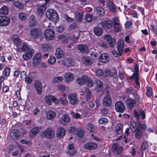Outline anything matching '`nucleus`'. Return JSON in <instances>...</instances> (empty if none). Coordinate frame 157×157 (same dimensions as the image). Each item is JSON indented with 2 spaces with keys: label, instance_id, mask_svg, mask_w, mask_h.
I'll return each mask as SVG.
<instances>
[{
  "label": "nucleus",
  "instance_id": "de8ad7c7",
  "mask_svg": "<svg viewBox=\"0 0 157 157\" xmlns=\"http://www.w3.org/2000/svg\"><path fill=\"white\" fill-rule=\"evenodd\" d=\"M85 84H86L90 87H92L94 85L93 81L90 79L89 78H88L87 77H86Z\"/></svg>",
  "mask_w": 157,
  "mask_h": 157
},
{
  "label": "nucleus",
  "instance_id": "603ef678",
  "mask_svg": "<svg viewBox=\"0 0 157 157\" xmlns=\"http://www.w3.org/2000/svg\"><path fill=\"white\" fill-rule=\"evenodd\" d=\"M59 101L62 105H66L68 104V101L66 97H61L59 98Z\"/></svg>",
  "mask_w": 157,
  "mask_h": 157
},
{
  "label": "nucleus",
  "instance_id": "0e129e2a",
  "mask_svg": "<svg viewBox=\"0 0 157 157\" xmlns=\"http://www.w3.org/2000/svg\"><path fill=\"white\" fill-rule=\"evenodd\" d=\"M148 147V142L146 141H144L142 143L141 148L142 150L144 151L147 149Z\"/></svg>",
  "mask_w": 157,
  "mask_h": 157
},
{
  "label": "nucleus",
  "instance_id": "13d9d810",
  "mask_svg": "<svg viewBox=\"0 0 157 157\" xmlns=\"http://www.w3.org/2000/svg\"><path fill=\"white\" fill-rule=\"evenodd\" d=\"M109 110L106 108H102L100 110V113L103 116H106L109 113Z\"/></svg>",
  "mask_w": 157,
  "mask_h": 157
},
{
  "label": "nucleus",
  "instance_id": "680f3d73",
  "mask_svg": "<svg viewBox=\"0 0 157 157\" xmlns=\"http://www.w3.org/2000/svg\"><path fill=\"white\" fill-rule=\"evenodd\" d=\"M24 79H25V82L29 84H30L32 82L33 77V76H26L25 78Z\"/></svg>",
  "mask_w": 157,
  "mask_h": 157
},
{
  "label": "nucleus",
  "instance_id": "09e8293b",
  "mask_svg": "<svg viewBox=\"0 0 157 157\" xmlns=\"http://www.w3.org/2000/svg\"><path fill=\"white\" fill-rule=\"evenodd\" d=\"M18 16L21 20L24 21L27 18V14L25 13L20 12L19 13Z\"/></svg>",
  "mask_w": 157,
  "mask_h": 157
},
{
  "label": "nucleus",
  "instance_id": "79ce46f5",
  "mask_svg": "<svg viewBox=\"0 0 157 157\" xmlns=\"http://www.w3.org/2000/svg\"><path fill=\"white\" fill-rule=\"evenodd\" d=\"M96 10L97 13L99 14L100 17H102L104 15L105 11L102 7L98 6L96 8Z\"/></svg>",
  "mask_w": 157,
  "mask_h": 157
},
{
  "label": "nucleus",
  "instance_id": "2eb2a0df",
  "mask_svg": "<svg viewBox=\"0 0 157 157\" xmlns=\"http://www.w3.org/2000/svg\"><path fill=\"white\" fill-rule=\"evenodd\" d=\"M66 134V130L63 127L58 128L56 132V136L58 139H60L63 137Z\"/></svg>",
  "mask_w": 157,
  "mask_h": 157
},
{
  "label": "nucleus",
  "instance_id": "f257e3e1",
  "mask_svg": "<svg viewBox=\"0 0 157 157\" xmlns=\"http://www.w3.org/2000/svg\"><path fill=\"white\" fill-rule=\"evenodd\" d=\"M147 126L145 124H142L141 122L139 121L137 123V127L133 131L134 132L135 138L137 140L140 139L142 136L143 132L146 130L147 129Z\"/></svg>",
  "mask_w": 157,
  "mask_h": 157
},
{
  "label": "nucleus",
  "instance_id": "dca6fc26",
  "mask_svg": "<svg viewBox=\"0 0 157 157\" xmlns=\"http://www.w3.org/2000/svg\"><path fill=\"white\" fill-rule=\"evenodd\" d=\"M123 150V147L119 146L117 143H114L112 146V150L113 153H116L117 155H120Z\"/></svg>",
  "mask_w": 157,
  "mask_h": 157
},
{
  "label": "nucleus",
  "instance_id": "20e7f679",
  "mask_svg": "<svg viewBox=\"0 0 157 157\" xmlns=\"http://www.w3.org/2000/svg\"><path fill=\"white\" fill-rule=\"evenodd\" d=\"M40 136L42 138L51 139L54 137L55 132L52 128L48 127L45 130L41 132Z\"/></svg>",
  "mask_w": 157,
  "mask_h": 157
},
{
  "label": "nucleus",
  "instance_id": "a18cd8bd",
  "mask_svg": "<svg viewBox=\"0 0 157 157\" xmlns=\"http://www.w3.org/2000/svg\"><path fill=\"white\" fill-rule=\"evenodd\" d=\"M86 100L89 101L91 99L92 96V94L90 90L88 89H86L85 90Z\"/></svg>",
  "mask_w": 157,
  "mask_h": 157
},
{
  "label": "nucleus",
  "instance_id": "4468645a",
  "mask_svg": "<svg viewBox=\"0 0 157 157\" xmlns=\"http://www.w3.org/2000/svg\"><path fill=\"white\" fill-rule=\"evenodd\" d=\"M10 22V20L8 17L5 16H0V26H7Z\"/></svg>",
  "mask_w": 157,
  "mask_h": 157
},
{
  "label": "nucleus",
  "instance_id": "58836bf2",
  "mask_svg": "<svg viewBox=\"0 0 157 157\" xmlns=\"http://www.w3.org/2000/svg\"><path fill=\"white\" fill-rule=\"evenodd\" d=\"M84 131L82 128L79 127L78 128V129L75 134L77 135L78 137L81 138L84 136Z\"/></svg>",
  "mask_w": 157,
  "mask_h": 157
},
{
  "label": "nucleus",
  "instance_id": "473e14b6",
  "mask_svg": "<svg viewBox=\"0 0 157 157\" xmlns=\"http://www.w3.org/2000/svg\"><path fill=\"white\" fill-rule=\"evenodd\" d=\"M62 63L64 65L68 67L73 65V61L70 58H65L63 60Z\"/></svg>",
  "mask_w": 157,
  "mask_h": 157
},
{
  "label": "nucleus",
  "instance_id": "e433bc0d",
  "mask_svg": "<svg viewBox=\"0 0 157 157\" xmlns=\"http://www.w3.org/2000/svg\"><path fill=\"white\" fill-rule=\"evenodd\" d=\"M86 76H83L81 78L78 77L76 79L77 82L79 85H83L86 83Z\"/></svg>",
  "mask_w": 157,
  "mask_h": 157
},
{
  "label": "nucleus",
  "instance_id": "6e6552de",
  "mask_svg": "<svg viewBox=\"0 0 157 157\" xmlns=\"http://www.w3.org/2000/svg\"><path fill=\"white\" fill-rule=\"evenodd\" d=\"M35 90L37 94L40 95L42 93V83L39 80H36L34 84Z\"/></svg>",
  "mask_w": 157,
  "mask_h": 157
},
{
  "label": "nucleus",
  "instance_id": "bb28decb",
  "mask_svg": "<svg viewBox=\"0 0 157 157\" xmlns=\"http://www.w3.org/2000/svg\"><path fill=\"white\" fill-rule=\"evenodd\" d=\"M78 49L81 53H87L89 49L87 46L86 44H79L78 46Z\"/></svg>",
  "mask_w": 157,
  "mask_h": 157
},
{
  "label": "nucleus",
  "instance_id": "6ab92c4d",
  "mask_svg": "<svg viewBox=\"0 0 157 157\" xmlns=\"http://www.w3.org/2000/svg\"><path fill=\"white\" fill-rule=\"evenodd\" d=\"M67 153L70 155H75L76 153V150L73 144L71 143L68 144Z\"/></svg>",
  "mask_w": 157,
  "mask_h": 157
},
{
  "label": "nucleus",
  "instance_id": "2f4dec72",
  "mask_svg": "<svg viewBox=\"0 0 157 157\" xmlns=\"http://www.w3.org/2000/svg\"><path fill=\"white\" fill-rule=\"evenodd\" d=\"M107 6L109 10L111 12L114 13L116 11L115 4L111 1H108L107 3Z\"/></svg>",
  "mask_w": 157,
  "mask_h": 157
},
{
  "label": "nucleus",
  "instance_id": "bf43d9fd",
  "mask_svg": "<svg viewBox=\"0 0 157 157\" xmlns=\"http://www.w3.org/2000/svg\"><path fill=\"white\" fill-rule=\"evenodd\" d=\"M85 19L87 22H89L93 20L92 15L90 14H88L85 17Z\"/></svg>",
  "mask_w": 157,
  "mask_h": 157
},
{
  "label": "nucleus",
  "instance_id": "f3484780",
  "mask_svg": "<svg viewBox=\"0 0 157 157\" xmlns=\"http://www.w3.org/2000/svg\"><path fill=\"white\" fill-rule=\"evenodd\" d=\"M70 120V118L69 116L67 114H64L62 115L60 120V122L61 124L66 125Z\"/></svg>",
  "mask_w": 157,
  "mask_h": 157
},
{
  "label": "nucleus",
  "instance_id": "ddd939ff",
  "mask_svg": "<svg viewBox=\"0 0 157 157\" xmlns=\"http://www.w3.org/2000/svg\"><path fill=\"white\" fill-rule=\"evenodd\" d=\"M102 103L104 106H111L112 104V100L110 96L108 94H106L105 96L103 98Z\"/></svg>",
  "mask_w": 157,
  "mask_h": 157
},
{
  "label": "nucleus",
  "instance_id": "338daca9",
  "mask_svg": "<svg viewBox=\"0 0 157 157\" xmlns=\"http://www.w3.org/2000/svg\"><path fill=\"white\" fill-rule=\"evenodd\" d=\"M14 4L17 8L21 9L23 7V5L21 3L18 1H15L14 2Z\"/></svg>",
  "mask_w": 157,
  "mask_h": 157
},
{
  "label": "nucleus",
  "instance_id": "6e6d98bb",
  "mask_svg": "<svg viewBox=\"0 0 157 157\" xmlns=\"http://www.w3.org/2000/svg\"><path fill=\"white\" fill-rule=\"evenodd\" d=\"M98 121L100 124H105L108 122V120L106 118L102 117L99 119Z\"/></svg>",
  "mask_w": 157,
  "mask_h": 157
},
{
  "label": "nucleus",
  "instance_id": "5701e85b",
  "mask_svg": "<svg viewBox=\"0 0 157 157\" xmlns=\"http://www.w3.org/2000/svg\"><path fill=\"white\" fill-rule=\"evenodd\" d=\"M41 128V127L38 126L32 128L29 132L30 137L32 139L34 138Z\"/></svg>",
  "mask_w": 157,
  "mask_h": 157
},
{
  "label": "nucleus",
  "instance_id": "37998d69",
  "mask_svg": "<svg viewBox=\"0 0 157 157\" xmlns=\"http://www.w3.org/2000/svg\"><path fill=\"white\" fill-rule=\"evenodd\" d=\"M8 13L9 9L7 6H4L0 8V14L2 15H7Z\"/></svg>",
  "mask_w": 157,
  "mask_h": 157
},
{
  "label": "nucleus",
  "instance_id": "423d86ee",
  "mask_svg": "<svg viewBox=\"0 0 157 157\" xmlns=\"http://www.w3.org/2000/svg\"><path fill=\"white\" fill-rule=\"evenodd\" d=\"M44 36L46 40H48L53 39L55 37L54 31L50 29H46L44 32Z\"/></svg>",
  "mask_w": 157,
  "mask_h": 157
},
{
  "label": "nucleus",
  "instance_id": "cd10ccee",
  "mask_svg": "<svg viewBox=\"0 0 157 157\" xmlns=\"http://www.w3.org/2000/svg\"><path fill=\"white\" fill-rule=\"evenodd\" d=\"M74 75L71 73L67 72L64 75V79L65 81L67 83L70 82L74 79Z\"/></svg>",
  "mask_w": 157,
  "mask_h": 157
},
{
  "label": "nucleus",
  "instance_id": "f704fd0d",
  "mask_svg": "<svg viewBox=\"0 0 157 157\" xmlns=\"http://www.w3.org/2000/svg\"><path fill=\"white\" fill-rule=\"evenodd\" d=\"M37 25V22L35 19V16L33 14L31 15L29 21V25L31 27H36Z\"/></svg>",
  "mask_w": 157,
  "mask_h": 157
},
{
  "label": "nucleus",
  "instance_id": "c85d7f7f",
  "mask_svg": "<svg viewBox=\"0 0 157 157\" xmlns=\"http://www.w3.org/2000/svg\"><path fill=\"white\" fill-rule=\"evenodd\" d=\"M55 55L58 59L63 58L64 56L63 51L60 48H58L56 49Z\"/></svg>",
  "mask_w": 157,
  "mask_h": 157
},
{
  "label": "nucleus",
  "instance_id": "9d476101",
  "mask_svg": "<svg viewBox=\"0 0 157 157\" xmlns=\"http://www.w3.org/2000/svg\"><path fill=\"white\" fill-rule=\"evenodd\" d=\"M33 49L30 48L25 52L24 54L22 55L23 59L25 60H28L30 59L34 54Z\"/></svg>",
  "mask_w": 157,
  "mask_h": 157
},
{
  "label": "nucleus",
  "instance_id": "4d7b16f0",
  "mask_svg": "<svg viewBox=\"0 0 157 157\" xmlns=\"http://www.w3.org/2000/svg\"><path fill=\"white\" fill-rule=\"evenodd\" d=\"M29 48H30L29 47L27 44L24 43L22 44L21 50L22 52H25L26 51L28 50Z\"/></svg>",
  "mask_w": 157,
  "mask_h": 157
},
{
  "label": "nucleus",
  "instance_id": "412c9836",
  "mask_svg": "<svg viewBox=\"0 0 157 157\" xmlns=\"http://www.w3.org/2000/svg\"><path fill=\"white\" fill-rule=\"evenodd\" d=\"M124 41L121 40H119L117 43L116 46L117 50L118 52L119 56H121L122 53L123 48L124 46Z\"/></svg>",
  "mask_w": 157,
  "mask_h": 157
},
{
  "label": "nucleus",
  "instance_id": "aec40b11",
  "mask_svg": "<svg viewBox=\"0 0 157 157\" xmlns=\"http://www.w3.org/2000/svg\"><path fill=\"white\" fill-rule=\"evenodd\" d=\"M99 61L102 63H106L109 60V57L108 54L106 53L101 54L98 58Z\"/></svg>",
  "mask_w": 157,
  "mask_h": 157
},
{
  "label": "nucleus",
  "instance_id": "7c9ffc66",
  "mask_svg": "<svg viewBox=\"0 0 157 157\" xmlns=\"http://www.w3.org/2000/svg\"><path fill=\"white\" fill-rule=\"evenodd\" d=\"M46 7L45 5L40 6L37 9V13L38 15L42 17L44 13L46 10Z\"/></svg>",
  "mask_w": 157,
  "mask_h": 157
},
{
  "label": "nucleus",
  "instance_id": "3c124183",
  "mask_svg": "<svg viewBox=\"0 0 157 157\" xmlns=\"http://www.w3.org/2000/svg\"><path fill=\"white\" fill-rule=\"evenodd\" d=\"M13 41L17 46H20L21 44V40L18 36L14 37L13 38Z\"/></svg>",
  "mask_w": 157,
  "mask_h": 157
},
{
  "label": "nucleus",
  "instance_id": "ea45409f",
  "mask_svg": "<svg viewBox=\"0 0 157 157\" xmlns=\"http://www.w3.org/2000/svg\"><path fill=\"white\" fill-rule=\"evenodd\" d=\"M93 31L94 34L97 36H101L102 33V29L98 27H96L94 28Z\"/></svg>",
  "mask_w": 157,
  "mask_h": 157
},
{
  "label": "nucleus",
  "instance_id": "4be33fe9",
  "mask_svg": "<svg viewBox=\"0 0 157 157\" xmlns=\"http://www.w3.org/2000/svg\"><path fill=\"white\" fill-rule=\"evenodd\" d=\"M136 103L134 99L131 98H128L126 100V105L127 108L130 109H132Z\"/></svg>",
  "mask_w": 157,
  "mask_h": 157
},
{
  "label": "nucleus",
  "instance_id": "5fc2aeb1",
  "mask_svg": "<svg viewBox=\"0 0 157 157\" xmlns=\"http://www.w3.org/2000/svg\"><path fill=\"white\" fill-rule=\"evenodd\" d=\"M56 59L55 57L52 56H50L48 60V63L51 65L53 64L56 62Z\"/></svg>",
  "mask_w": 157,
  "mask_h": 157
},
{
  "label": "nucleus",
  "instance_id": "a19ab883",
  "mask_svg": "<svg viewBox=\"0 0 157 157\" xmlns=\"http://www.w3.org/2000/svg\"><path fill=\"white\" fill-rule=\"evenodd\" d=\"M83 17V13L79 12H76L75 19L78 22H80L82 21V20Z\"/></svg>",
  "mask_w": 157,
  "mask_h": 157
},
{
  "label": "nucleus",
  "instance_id": "4c0bfd02",
  "mask_svg": "<svg viewBox=\"0 0 157 157\" xmlns=\"http://www.w3.org/2000/svg\"><path fill=\"white\" fill-rule=\"evenodd\" d=\"M56 113L51 110L48 111L46 113V117L49 120H51L54 118L56 116Z\"/></svg>",
  "mask_w": 157,
  "mask_h": 157
},
{
  "label": "nucleus",
  "instance_id": "a211bd4d",
  "mask_svg": "<svg viewBox=\"0 0 157 157\" xmlns=\"http://www.w3.org/2000/svg\"><path fill=\"white\" fill-rule=\"evenodd\" d=\"M68 98L70 103L75 105L78 102L77 96L74 94H70L68 96Z\"/></svg>",
  "mask_w": 157,
  "mask_h": 157
},
{
  "label": "nucleus",
  "instance_id": "a878e982",
  "mask_svg": "<svg viewBox=\"0 0 157 157\" xmlns=\"http://www.w3.org/2000/svg\"><path fill=\"white\" fill-rule=\"evenodd\" d=\"M10 68L8 67H5L3 69L2 74V76H3L4 81L5 78L7 79L10 76Z\"/></svg>",
  "mask_w": 157,
  "mask_h": 157
},
{
  "label": "nucleus",
  "instance_id": "1a4fd4ad",
  "mask_svg": "<svg viewBox=\"0 0 157 157\" xmlns=\"http://www.w3.org/2000/svg\"><path fill=\"white\" fill-rule=\"evenodd\" d=\"M98 147L97 144L92 142H89L84 144L83 147L84 149L89 150H94L96 149Z\"/></svg>",
  "mask_w": 157,
  "mask_h": 157
},
{
  "label": "nucleus",
  "instance_id": "c03bdc74",
  "mask_svg": "<svg viewBox=\"0 0 157 157\" xmlns=\"http://www.w3.org/2000/svg\"><path fill=\"white\" fill-rule=\"evenodd\" d=\"M63 80V78L61 76H58L52 78V84H55L59 82H62Z\"/></svg>",
  "mask_w": 157,
  "mask_h": 157
},
{
  "label": "nucleus",
  "instance_id": "f03ea898",
  "mask_svg": "<svg viewBox=\"0 0 157 157\" xmlns=\"http://www.w3.org/2000/svg\"><path fill=\"white\" fill-rule=\"evenodd\" d=\"M134 73L130 77V79L133 80L136 85L134 86V87L139 90L140 88V83L139 77V66L137 64L134 65Z\"/></svg>",
  "mask_w": 157,
  "mask_h": 157
},
{
  "label": "nucleus",
  "instance_id": "c9c22d12",
  "mask_svg": "<svg viewBox=\"0 0 157 157\" xmlns=\"http://www.w3.org/2000/svg\"><path fill=\"white\" fill-rule=\"evenodd\" d=\"M42 50L44 52H48L52 48V46L49 43H45L43 44L41 46Z\"/></svg>",
  "mask_w": 157,
  "mask_h": 157
},
{
  "label": "nucleus",
  "instance_id": "f8f14e48",
  "mask_svg": "<svg viewBox=\"0 0 157 157\" xmlns=\"http://www.w3.org/2000/svg\"><path fill=\"white\" fill-rule=\"evenodd\" d=\"M104 38L111 47H114L116 44L115 40L113 38L111 35H106L104 36Z\"/></svg>",
  "mask_w": 157,
  "mask_h": 157
},
{
  "label": "nucleus",
  "instance_id": "49530a36",
  "mask_svg": "<svg viewBox=\"0 0 157 157\" xmlns=\"http://www.w3.org/2000/svg\"><path fill=\"white\" fill-rule=\"evenodd\" d=\"M52 95H49L46 96L44 97V99L45 102L49 105H51L52 104Z\"/></svg>",
  "mask_w": 157,
  "mask_h": 157
},
{
  "label": "nucleus",
  "instance_id": "052dcab7",
  "mask_svg": "<svg viewBox=\"0 0 157 157\" xmlns=\"http://www.w3.org/2000/svg\"><path fill=\"white\" fill-rule=\"evenodd\" d=\"M65 27L64 25H59L56 28V31L59 33H61L65 30Z\"/></svg>",
  "mask_w": 157,
  "mask_h": 157
},
{
  "label": "nucleus",
  "instance_id": "72a5a7b5",
  "mask_svg": "<svg viewBox=\"0 0 157 157\" xmlns=\"http://www.w3.org/2000/svg\"><path fill=\"white\" fill-rule=\"evenodd\" d=\"M82 60L83 63L86 66H90L92 63L91 59L89 57L86 56L82 57Z\"/></svg>",
  "mask_w": 157,
  "mask_h": 157
},
{
  "label": "nucleus",
  "instance_id": "0eeeda50",
  "mask_svg": "<svg viewBox=\"0 0 157 157\" xmlns=\"http://www.w3.org/2000/svg\"><path fill=\"white\" fill-rule=\"evenodd\" d=\"M30 34L32 38L36 39L41 36V30L37 28H33L31 30Z\"/></svg>",
  "mask_w": 157,
  "mask_h": 157
},
{
  "label": "nucleus",
  "instance_id": "8fccbe9b",
  "mask_svg": "<svg viewBox=\"0 0 157 157\" xmlns=\"http://www.w3.org/2000/svg\"><path fill=\"white\" fill-rule=\"evenodd\" d=\"M78 129V128L75 126H71L69 128L67 129V131L71 134H75Z\"/></svg>",
  "mask_w": 157,
  "mask_h": 157
},
{
  "label": "nucleus",
  "instance_id": "7ed1b4c3",
  "mask_svg": "<svg viewBox=\"0 0 157 157\" xmlns=\"http://www.w3.org/2000/svg\"><path fill=\"white\" fill-rule=\"evenodd\" d=\"M45 15L48 19L52 21L57 22L59 20V15L56 11L53 9L48 10L46 12Z\"/></svg>",
  "mask_w": 157,
  "mask_h": 157
},
{
  "label": "nucleus",
  "instance_id": "393cba45",
  "mask_svg": "<svg viewBox=\"0 0 157 157\" xmlns=\"http://www.w3.org/2000/svg\"><path fill=\"white\" fill-rule=\"evenodd\" d=\"M101 26L104 29H110L113 25L112 22L110 20L104 21L101 23Z\"/></svg>",
  "mask_w": 157,
  "mask_h": 157
},
{
  "label": "nucleus",
  "instance_id": "b1692460",
  "mask_svg": "<svg viewBox=\"0 0 157 157\" xmlns=\"http://www.w3.org/2000/svg\"><path fill=\"white\" fill-rule=\"evenodd\" d=\"M41 54L40 53H37L35 54L33 58V62L35 66H37L41 61Z\"/></svg>",
  "mask_w": 157,
  "mask_h": 157
},
{
  "label": "nucleus",
  "instance_id": "c756f323",
  "mask_svg": "<svg viewBox=\"0 0 157 157\" xmlns=\"http://www.w3.org/2000/svg\"><path fill=\"white\" fill-rule=\"evenodd\" d=\"M123 124L121 123H118L115 126V131L117 135L121 134L123 132Z\"/></svg>",
  "mask_w": 157,
  "mask_h": 157
},
{
  "label": "nucleus",
  "instance_id": "774afa93",
  "mask_svg": "<svg viewBox=\"0 0 157 157\" xmlns=\"http://www.w3.org/2000/svg\"><path fill=\"white\" fill-rule=\"evenodd\" d=\"M132 95L136 102H139L140 101V98L137 93L135 92L134 94H133Z\"/></svg>",
  "mask_w": 157,
  "mask_h": 157
},
{
  "label": "nucleus",
  "instance_id": "39448f33",
  "mask_svg": "<svg viewBox=\"0 0 157 157\" xmlns=\"http://www.w3.org/2000/svg\"><path fill=\"white\" fill-rule=\"evenodd\" d=\"M115 109L117 112L123 113L125 111V107L123 102L121 101H117L115 103Z\"/></svg>",
  "mask_w": 157,
  "mask_h": 157
},
{
  "label": "nucleus",
  "instance_id": "69168bd1",
  "mask_svg": "<svg viewBox=\"0 0 157 157\" xmlns=\"http://www.w3.org/2000/svg\"><path fill=\"white\" fill-rule=\"evenodd\" d=\"M131 128L132 131L133 132V131L136 128L137 125L136 122L134 121H132L130 122Z\"/></svg>",
  "mask_w": 157,
  "mask_h": 157
},
{
  "label": "nucleus",
  "instance_id": "9b49d317",
  "mask_svg": "<svg viewBox=\"0 0 157 157\" xmlns=\"http://www.w3.org/2000/svg\"><path fill=\"white\" fill-rule=\"evenodd\" d=\"M21 136L20 131L17 129H13L11 131L10 133V138L13 140L18 139Z\"/></svg>",
  "mask_w": 157,
  "mask_h": 157
},
{
  "label": "nucleus",
  "instance_id": "e2e57ef3",
  "mask_svg": "<svg viewBox=\"0 0 157 157\" xmlns=\"http://www.w3.org/2000/svg\"><path fill=\"white\" fill-rule=\"evenodd\" d=\"M113 25H120V21L118 17H114L112 18Z\"/></svg>",
  "mask_w": 157,
  "mask_h": 157
},
{
  "label": "nucleus",
  "instance_id": "864d4df0",
  "mask_svg": "<svg viewBox=\"0 0 157 157\" xmlns=\"http://www.w3.org/2000/svg\"><path fill=\"white\" fill-rule=\"evenodd\" d=\"M152 90L150 86H148L147 88V91L146 92V95L147 97H149L152 95Z\"/></svg>",
  "mask_w": 157,
  "mask_h": 157
}]
</instances>
